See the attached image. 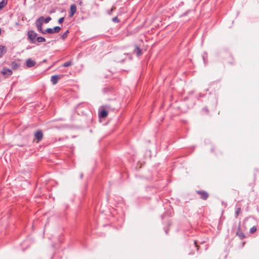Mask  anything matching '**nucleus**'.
<instances>
[{"mask_svg": "<svg viewBox=\"0 0 259 259\" xmlns=\"http://www.w3.org/2000/svg\"><path fill=\"white\" fill-rule=\"evenodd\" d=\"M61 30V27L59 26H56L53 28H47L45 30H42L41 32L43 34H45L46 33L52 34L54 33H57L59 32Z\"/></svg>", "mask_w": 259, "mask_h": 259, "instance_id": "f257e3e1", "label": "nucleus"}, {"mask_svg": "<svg viewBox=\"0 0 259 259\" xmlns=\"http://www.w3.org/2000/svg\"><path fill=\"white\" fill-rule=\"evenodd\" d=\"M44 22V17L43 16L40 17L38 18L35 22V25L37 30L41 32L42 30V25Z\"/></svg>", "mask_w": 259, "mask_h": 259, "instance_id": "f03ea898", "label": "nucleus"}, {"mask_svg": "<svg viewBox=\"0 0 259 259\" xmlns=\"http://www.w3.org/2000/svg\"><path fill=\"white\" fill-rule=\"evenodd\" d=\"M35 139L37 143H39L43 138V133L41 131H37L34 134Z\"/></svg>", "mask_w": 259, "mask_h": 259, "instance_id": "7ed1b4c3", "label": "nucleus"}, {"mask_svg": "<svg viewBox=\"0 0 259 259\" xmlns=\"http://www.w3.org/2000/svg\"><path fill=\"white\" fill-rule=\"evenodd\" d=\"M37 36V34L34 32L33 31H30L28 32V38L32 41L34 42L36 37Z\"/></svg>", "mask_w": 259, "mask_h": 259, "instance_id": "20e7f679", "label": "nucleus"}, {"mask_svg": "<svg viewBox=\"0 0 259 259\" xmlns=\"http://www.w3.org/2000/svg\"><path fill=\"white\" fill-rule=\"evenodd\" d=\"M2 73L5 75L6 76H10L12 74V71L11 69H8L6 68H3V70L2 71Z\"/></svg>", "mask_w": 259, "mask_h": 259, "instance_id": "39448f33", "label": "nucleus"}, {"mask_svg": "<svg viewBox=\"0 0 259 259\" xmlns=\"http://www.w3.org/2000/svg\"><path fill=\"white\" fill-rule=\"evenodd\" d=\"M197 193L200 195L201 198L203 200H206L208 197V193L205 191H198Z\"/></svg>", "mask_w": 259, "mask_h": 259, "instance_id": "423d86ee", "label": "nucleus"}, {"mask_svg": "<svg viewBox=\"0 0 259 259\" xmlns=\"http://www.w3.org/2000/svg\"><path fill=\"white\" fill-rule=\"evenodd\" d=\"M76 12V6L73 4L70 6V17H72Z\"/></svg>", "mask_w": 259, "mask_h": 259, "instance_id": "0eeeda50", "label": "nucleus"}, {"mask_svg": "<svg viewBox=\"0 0 259 259\" xmlns=\"http://www.w3.org/2000/svg\"><path fill=\"white\" fill-rule=\"evenodd\" d=\"M60 79L59 75H53L51 77V81L53 84H56Z\"/></svg>", "mask_w": 259, "mask_h": 259, "instance_id": "6e6552de", "label": "nucleus"}, {"mask_svg": "<svg viewBox=\"0 0 259 259\" xmlns=\"http://www.w3.org/2000/svg\"><path fill=\"white\" fill-rule=\"evenodd\" d=\"M35 64V62L31 60V59H28L26 61V65L28 67H31Z\"/></svg>", "mask_w": 259, "mask_h": 259, "instance_id": "1a4fd4ad", "label": "nucleus"}, {"mask_svg": "<svg viewBox=\"0 0 259 259\" xmlns=\"http://www.w3.org/2000/svg\"><path fill=\"white\" fill-rule=\"evenodd\" d=\"M107 115L108 112L105 110H102L99 113V117L101 118H105Z\"/></svg>", "mask_w": 259, "mask_h": 259, "instance_id": "9d476101", "label": "nucleus"}, {"mask_svg": "<svg viewBox=\"0 0 259 259\" xmlns=\"http://www.w3.org/2000/svg\"><path fill=\"white\" fill-rule=\"evenodd\" d=\"M6 52V49L4 46H0V57Z\"/></svg>", "mask_w": 259, "mask_h": 259, "instance_id": "9b49d317", "label": "nucleus"}, {"mask_svg": "<svg viewBox=\"0 0 259 259\" xmlns=\"http://www.w3.org/2000/svg\"><path fill=\"white\" fill-rule=\"evenodd\" d=\"M135 52L136 53L137 56H140L142 54V51L140 49V48L138 47H136L135 50Z\"/></svg>", "mask_w": 259, "mask_h": 259, "instance_id": "f8f14e48", "label": "nucleus"}, {"mask_svg": "<svg viewBox=\"0 0 259 259\" xmlns=\"http://www.w3.org/2000/svg\"><path fill=\"white\" fill-rule=\"evenodd\" d=\"M236 234L237 236H238V237L241 239H243L245 238V235L243 233H242V232H240V231H238L237 233H236Z\"/></svg>", "mask_w": 259, "mask_h": 259, "instance_id": "ddd939ff", "label": "nucleus"}, {"mask_svg": "<svg viewBox=\"0 0 259 259\" xmlns=\"http://www.w3.org/2000/svg\"><path fill=\"white\" fill-rule=\"evenodd\" d=\"M37 40L38 42H45L46 39L43 37L39 36L37 38Z\"/></svg>", "mask_w": 259, "mask_h": 259, "instance_id": "4468645a", "label": "nucleus"}, {"mask_svg": "<svg viewBox=\"0 0 259 259\" xmlns=\"http://www.w3.org/2000/svg\"><path fill=\"white\" fill-rule=\"evenodd\" d=\"M72 64V62L71 61H68L63 64V66L65 67H67L68 66H71Z\"/></svg>", "mask_w": 259, "mask_h": 259, "instance_id": "2eb2a0df", "label": "nucleus"}, {"mask_svg": "<svg viewBox=\"0 0 259 259\" xmlns=\"http://www.w3.org/2000/svg\"><path fill=\"white\" fill-rule=\"evenodd\" d=\"M6 4V3L5 2L4 0L0 2V10H1L3 8L5 7Z\"/></svg>", "mask_w": 259, "mask_h": 259, "instance_id": "dca6fc26", "label": "nucleus"}, {"mask_svg": "<svg viewBox=\"0 0 259 259\" xmlns=\"http://www.w3.org/2000/svg\"><path fill=\"white\" fill-rule=\"evenodd\" d=\"M241 213V208H237L235 211V214L236 217Z\"/></svg>", "mask_w": 259, "mask_h": 259, "instance_id": "f3484780", "label": "nucleus"}, {"mask_svg": "<svg viewBox=\"0 0 259 259\" xmlns=\"http://www.w3.org/2000/svg\"><path fill=\"white\" fill-rule=\"evenodd\" d=\"M51 18L50 17H48L46 19L44 18V22L45 23H49L51 20Z\"/></svg>", "mask_w": 259, "mask_h": 259, "instance_id": "a211bd4d", "label": "nucleus"}, {"mask_svg": "<svg viewBox=\"0 0 259 259\" xmlns=\"http://www.w3.org/2000/svg\"><path fill=\"white\" fill-rule=\"evenodd\" d=\"M68 32H69V31H68V30H67L62 35V38L63 39H65V38H66V37L67 36Z\"/></svg>", "mask_w": 259, "mask_h": 259, "instance_id": "6ab92c4d", "label": "nucleus"}, {"mask_svg": "<svg viewBox=\"0 0 259 259\" xmlns=\"http://www.w3.org/2000/svg\"><path fill=\"white\" fill-rule=\"evenodd\" d=\"M256 227H255V226H253V227H252L250 229V232L251 233H254V232L256 231Z\"/></svg>", "mask_w": 259, "mask_h": 259, "instance_id": "aec40b11", "label": "nucleus"}, {"mask_svg": "<svg viewBox=\"0 0 259 259\" xmlns=\"http://www.w3.org/2000/svg\"><path fill=\"white\" fill-rule=\"evenodd\" d=\"M112 21L114 23H118L119 22V19H118L117 17H115L112 18Z\"/></svg>", "mask_w": 259, "mask_h": 259, "instance_id": "412c9836", "label": "nucleus"}, {"mask_svg": "<svg viewBox=\"0 0 259 259\" xmlns=\"http://www.w3.org/2000/svg\"><path fill=\"white\" fill-rule=\"evenodd\" d=\"M115 7H112V8L109 10L108 11V14L109 15H111V13L112 12L115 10Z\"/></svg>", "mask_w": 259, "mask_h": 259, "instance_id": "4be33fe9", "label": "nucleus"}, {"mask_svg": "<svg viewBox=\"0 0 259 259\" xmlns=\"http://www.w3.org/2000/svg\"><path fill=\"white\" fill-rule=\"evenodd\" d=\"M64 20V17H61V18H60L59 19V20H58V23H59V24H62V23L63 22Z\"/></svg>", "mask_w": 259, "mask_h": 259, "instance_id": "5701e85b", "label": "nucleus"}, {"mask_svg": "<svg viewBox=\"0 0 259 259\" xmlns=\"http://www.w3.org/2000/svg\"><path fill=\"white\" fill-rule=\"evenodd\" d=\"M194 243L196 244V246H197L196 245V241H195Z\"/></svg>", "mask_w": 259, "mask_h": 259, "instance_id": "b1692460", "label": "nucleus"}]
</instances>
